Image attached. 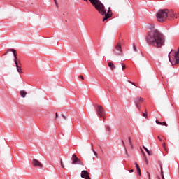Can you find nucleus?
<instances>
[{"label": "nucleus", "instance_id": "nucleus-1", "mask_svg": "<svg viewBox=\"0 0 179 179\" xmlns=\"http://www.w3.org/2000/svg\"><path fill=\"white\" fill-rule=\"evenodd\" d=\"M145 41L149 45L160 48L164 45L166 40L164 39V36L159 30L155 29L148 33L145 37Z\"/></svg>", "mask_w": 179, "mask_h": 179}, {"label": "nucleus", "instance_id": "nucleus-2", "mask_svg": "<svg viewBox=\"0 0 179 179\" xmlns=\"http://www.w3.org/2000/svg\"><path fill=\"white\" fill-rule=\"evenodd\" d=\"M92 3V6L95 8L96 10L102 16H105L103 19V22H106L108 19H110L111 16H113V13L111 12V8L109 7L108 12L106 10V7L104 4L100 1V0H89Z\"/></svg>", "mask_w": 179, "mask_h": 179}, {"label": "nucleus", "instance_id": "nucleus-3", "mask_svg": "<svg viewBox=\"0 0 179 179\" xmlns=\"http://www.w3.org/2000/svg\"><path fill=\"white\" fill-rule=\"evenodd\" d=\"M157 20L159 23H164V21L168 19V20H171V19H174L176 17V15H174V12L173 10L169 9H163L159 10L157 13Z\"/></svg>", "mask_w": 179, "mask_h": 179}, {"label": "nucleus", "instance_id": "nucleus-4", "mask_svg": "<svg viewBox=\"0 0 179 179\" xmlns=\"http://www.w3.org/2000/svg\"><path fill=\"white\" fill-rule=\"evenodd\" d=\"M8 51H10L11 52H13V55H14V62L15 64V66L17 69V72H19V73H22V66H19V64L17 63V55L16 54V50L15 49H8Z\"/></svg>", "mask_w": 179, "mask_h": 179}, {"label": "nucleus", "instance_id": "nucleus-5", "mask_svg": "<svg viewBox=\"0 0 179 179\" xmlns=\"http://www.w3.org/2000/svg\"><path fill=\"white\" fill-rule=\"evenodd\" d=\"M134 104L136 106V107H137L138 110H139V111H141V109L142 108V106H141V104H142V103H143V101H145V99L142 98V97H137L134 99Z\"/></svg>", "mask_w": 179, "mask_h": 179}, {"label": "nucleus", "instance_id": "nucleus-6", "mask_svg": "<svg viewBox=\"0 0 179 179\" xmlns=\"http://www.w3.org/2000/svg\"><path fill=\"white\" fill-rule=\"evenodd\" d=\"M113 54L114 55H116V57L122 55V49L121 48V44H117V45L113 49Z\"/></svg>", "mask_w": 179, "mask_h": 179}, {"label": "nucleus", "instance_id": "nucleus-7", "mask_svg": "<svg viewBox=\"0 0 179 179\" xmlns=\"http://www.w3.org/2000/svg\"><path fill=\"white\" fill-rule=\"evenodd\" d=\"M72 159V164H79L80 166H83V162H82V161L80 160V159H78L76 157V155L73 154L71 157Z\"/></svg>", "mask_w": 179, "mask_h": 179}, {"label": "nucleus", "instance_id": "nucleus-8", "mask_svg": "<svg viewBox=\"0 0 179 179\" xmlns=\"http://www.w3.org/2000/svg\"><path fill=\"white\" fill-rule=\"evenodd\" d=\"M96 114H98V115L100 116L101 118H103L104 117V110L103 106L96 105Z\"/></svg>", "mask_w": 179, "mask_h": 179}, {"label": "nucleus", "instance_id": "nucleus-9", "mask_svg": "<svg viewBox=\"0 0 179 179\" xmlns=\"http://www.w3.org/2000/svg\"><path fill=\"white\" fill-rule=\"evenodd\" d=\"M81 178H85V179H91L90 176H89V172L86 170H83L81 172Z\"/></svg>", "mask_w": 179, "mask_h": 179}, {"label": "nucleus", "instance_id": "nucleus-10", "mask_svg": "<svg viewBox=\"0 0 179 179\" xmlns=\"http://www.w3.org/2000/svg\"><path fill=\"white\" fill-rule=\"evenodd\" d=\"M32 164H33V166H34L35 167L37 166H38V167H41V169H42V167H43V164H42L41 163H40L39 161L37 160V159H34L32 160Z\"/></svg>", "mask_w": 179, "mask_h": 179}, {"label": "nucleus", "instance_id": "nucleus-11", "mask_svg": "<svg viewBox=\"0 0 179 179\" xmlns=\"http://www.w3.org/2000/svg\"><path fill=\"white\" fill-rule=\"evenodd\" d=\"M108 65L109 68L111 69V71H113V69H115V68H116L115 65H114L113 64V62H109L108 63Z\"/></svg>", "mask_w": 179, "mask_h": 179}, {"label": "nucleus", "instance_id": "nucleus-12", "mask_svg": "<svg viewBox=\"0 0 179 179\" xmlns=\"http://www.w3.org/2000/svg\"><path fill=\"white\" fill-rule=\"evenodd\" d=\"M20 94L21 95V97L24 99V97H26V94H27V92H24V90H22L20 92Z\"/></svg>", "mask_w": 179, "mask_h": 179}, {"label": "nucleus", "instance_id": "nucleus-13", "mask_svg": "<svg viewBox=\"0 0 179 179\" xmlns=\"http://www.w3.org/2000/svg\"><path fill=\"white\" fill-rule=\"evenodd\" d=\"M143 148L144 150H145V152L148 153V155L149 156H152V152L151 151L148 150V149L146 147H145V146H143Z\"/></svg>", "mask_w": 179, "mask_h": 179}, {"label": "nucleus", "instance_id": "nucleus-14", "mask_svg": "<svg viewBox=\"0 0 179 179\" xmlns=\"http://www.w3.org/2000/svg\"><path fill=\"white\" fill-rule=\"evenodd\" d=\"M122 143L123 147L124 148L126 155H128V151L127 150V148H125V143L124 142V140L122 141Z\"/></svg>", "mask_w": 179, "mask_h": 179}, {"label": "nucleus", "instance_id": "nucleus-15", "mask_svg": "<svg viewBox=\"0 0 179 179\" xmlns=\"http://www.w3.org/2000/svg\"><path fill=\"white\" fill-rule=\"evenodd\" d=\"M129 143L131 148H134V145L132 144V141L131 140V137H128Z\"/></svg>", "mask_w": 179, "mask_h": 179}, {"label": "nucleus", "instance_id": "nucleus-16", "mask_svg": "<svg viewBox=\"0 0 179 179\" xmlns=\"http://www.w3.org/2000/svg\"><path fill=\"white\" fill-rule=\"evenodd\" d=\"M148 28L150 29V30H153L155 29V24H150V25H148Z\"/></svg>", "mask_w": 179, "mask_h": 179}, {"label": "nucleus", "instance_id": "nucleus-17", "mask_svg": "<svg viewBox=\"0 0 179 179\" xmlns=\"http://www.w3.org/2000/svg\"><path fill=\"white\" fill-rule=\"evenodd\" d=\"M121 66H122V71H125V68H127V66H125V64H124V63H121Z\"/></svg>", "mask_w": 179, "mask_h": 179}, {"label": "nucleus", "instance_id": "nucleus-18", "mask_svg": "<svg viewBox=\"0 0 179 179\" xmlns=\"http://www.w3.org/2000/svg\"><path fill=\"white\" fill-rule=\"evenodd\" d=\"M143 157L145 159V162L148 164V159L146 158V155H145L144 152H143Z\"/></svg>", "mask_w": 179, "mask_h": 179}, {"label": "nucleus", "instance_id": "nucleus-19", "mask_svg": "<svg viewBox=\"0 0 179 179\" xmlns=\"http://www.w3.org/2000/svg\"><path fill=\"white\" fill-rule=\"evenodd\" d=\"M142 114H143V116L145 117V118H148V113H143L142 112Z\"/></svg>", "mask_w": 179, "mask_h": 179}, {"label": "nucleus", "instance_id": "nucleus-20", "mask_svg": "<svg viewBox=\"0 0 179 179\" xmlns=\"http://www.w3.org/2000/svg\"><path fill=\"white\" fill-rule=\"evenodd\" d=\"M136 170L138 176H141V168H137Z\"/></svg>", "mask_w": 179, "mask_h": 179}, {"label": "nucleus", "instance_id": "nucleus-21", "mask_svg": "<svg viewBox=\"0 0 179 179\" xmlns=\"http://www.w3.org/2000/svg\"><path fill=\"white\" fill-rule=\"evenodd\" d=\"M133 50L135 52L138 51V49L136 48V46L135 45H133Z\"/></svg>", "mask_w": 179, "mask_h": 179}, {"label": "nucleus", "instance_id": "nucleus-22", "mask_svg": "<svg viewBox=\"0 0 179 179\" xmlns=\"http://www.w3.org/2000/svg\"><path fill=\"white\" fill-rule=\"evenodd\" d=\"M60 164H61V166L62 167V169H64V167H65V166H64L62 160L60 161Z\"/></svg>", "mask_w": 179, "mask_h": 179}, {"label": "nucleus", "instance_id": "nucleus-23", "mask_svg": "<svg viewBox=\"0 0 179 179\" xmlns=\"http://www.w3.org/2000/svg\"><path fill=\"white\" fill-rule=\"evenodd\" d=\"M156 124H157V125H162V122H159V120H156Z\"/></svg>", "mask_w": 179, "mask_h": 179}, {"label": "nucleus", "instance_id": "nucleus-24", "mask_svg": "<svg viewBox=\"0 0 179 179\" xmlns=\"http://www.w3.org/2000/svg\"><path fill=\"white\" fill-rule=\"evenodd\" d=\"M134 164H135L136 169H139L140 168L139 165L138 164V163L135 162Z\"/></svg>", "mask_w": 179, "mask_h": 179}, {"label": "nucleus", "instance_id": "nucleus-25", "mask_svg": "<svg viewBox=\"0 0 179 179\" xmlns=\"http://www.w3.org/2000/svg\"><path fill=\"white\" fill-rule=\"evenodd\" d=\"M134 164H135L136 169H139L140 168L139 165L138 164V163L135 162Z\"/></svg>", "mask_w": 179, "mask_h": 179}, {"label": "nucleus", "instance_id": "nucleus-26", "mask_svg": "<svg viewBox=\"0 0 179 179\" xmlns=\"http://www.w3.org/2000/svg\"><path fill=\"white\" fill-rule=\"evenodd\" d=\"M161 125H164L165 127H167V123H166V122H162Z\"/></svg>", "mask_w": 179, "mask_h": 179}, {"label": "nucleus", "instance_id": "nucleus-27", "mask_svg": "<svg viewBox=\"0 0 179 179\" xmlns=\"http://www.w3.org/2000/svg\"><path fill=\"white\" fill-rule=\"evenodd\" d=\"M55 3L56 5V8H59V6H58V2L57 1H55Z\"/></svg>", "mask_w": 179, "mask_h": 179}, {"label": "nucleus", "instance_id": "nucleus-28", "mask_svg": "<svg viewBox=\"0 0 179 179\" xmlns=\"http://www.w3.org/2000/svg\"><path fill=\"white\" fill-rule=\"evenodd\" d=\"M128 82H129V83H131V85H133V86H136L135 85V83H132L131 81H129V80H128Z\"/></svg>", "mask_w": 179, "mask_h": 179}, {"label": "nucleus", "instance_id": "nucleus-29", "mask_svg": "<svg viewBox=\"0 0 179 179\" xmlns=\"http://www.w3.org/2000/svg\"><path fill=\"white\" fill-rule=\"evenodd\" d=\"M162 147L164 148V149H166V143L165 142H164L162 143Z\"/></svg>", "mask_w": 179, "mask_h": 179}, {"label": "nucleus", "instance_id": "nucleus-30", "mask_svg": "<svg viewBox=\"0 0 179 179\" xmlns=\"http://www.w3.org/2000/svg\"><path fill=\"white\" fill-rule=\"evenodd\" d=\"M80 79H82V80H85V78H83V76H79Z\"/></svg>", "mask_w": 179, "mask_h": 179}, {"label": "nucleus", "instance_id": "nucleus-31", "mask_svg": "<svg viewBox=\"0 0 179 179\" xmlns=\"http://www.w3.org/2000/svg\"><path fill=\"white\" fill-rule=\"evenodd\" d=\"M55 120H58V113H55Z\"/></svg>", "mask_w": 179, "mask_h": 179}, {"label": "nucleus", "instance_id": "nucleus-32", "mask_svg": "<svg viewBox=\"0 0 179 179\" xmlns=\"http://www.w3.org/2000/svg\"><path fill=\"white\" fill-rule=\"evenodd\" d=\"M160 169H161V176H164V174L163 173V170L162 169V167L160 168Z\"/></svg>", "mask_w": 179, "mask_h": 179}, {"label": "nucleus", "instance_id": "nucleus-33", "mask_svg": "<svg viewBox=\"0 0 179 179\" xmlns=\"http://www.w3.org/2000/svg\"><path fill=\"white\" fill-rule=\"evenodd\" d=\"M157 138L159 139V141H160V142H163V140H162V138H160L159 136H157Z\"/></svg>", "mask_w": 179, "mask_h": 179}, {"label": "nucleus", "instance_id": "nucleus-34", "mask_svg": "<svg viewBox=\"0 0 179 179\" xmlns=\"http://www.w3.org/2000/svg\"><path fill=\"white\" fill-rule=\"evenodd\" d=\"M62 118H64V120H66V116L62 115Z\"/></svg>", "mask_w": 179, "mask_h": 179}, {"label": "nucleus", "instance_id": "nucleus-35", "mask_svg": "<svg viewBox=\"0 0 179 179\" xmlns=\"http://www.w3.org/2000/svg\"><path fill=\"white\" fill-rule=\"evenodd\" d=\"M129 171V173H134V169H131Z\"/></svg>", "mask_w": 179, "mask_h": 179}, {"label": "nucleus", "instance_id": "nucleus-36", "mask_svg": "<svg viewBox=\"0 0 179 179\" xmlns=\"http://www.w3.org/2000/svg\"><path fill=\"white\" fill-rule=\"evenodd\" d=\"M94 155L97 157V156H98V155H97V152H95L94 153Z\"/></svg>", "mask_w": 179, "mask_h": 179}, {"label": "nucleus", "instance_id": "nucleus-37", "mask_svg": "<svg viewBox=\"0 0 179 179\" xmlns=\"http://www.w3.org/2000/svg\"><path fill=\"white\" fill-rule=\"evenodd\" d=\"M92 150L93 153L96 152V151L94 150V149L92 148Z\"/></svg>", "mask_w": 179, "mask_h": 179}, {"label": "nucleus", "instance_id": "nucleus-38", "mask_svg": "<svg viewBox=\"0 0 179 179\" xmlns=\"http://www.w3.org/2000/svg\"><path fill=\"white\" fill-rule=\"evenodd\" d=\"M162 179H165V178H164V175H162Z\"/></svg>", "mask_w": 179, "mask_h": 179}, {"label": "nucleus", "instance_id": "nucleus-39", "mask_svg": "<svg viewBox=\"0 0 179 179\" xmlns=\"http://www.w3.org/2000/svg\"><path fill=\"white\" fill-rule=\"evenodd\" d=\"M141 54L142 57H143V53L142 52H141Z\"/></svg>", "mask_w": 179, "mask_h": 179}, {"label": "nucleus", "instance_id": "nucleus-40", "mask_svg": "<svg viewBox=\"0 0 179 179\" xmlns=\"http://www.w3.org/2000/svg\"><path fill=\"white\" fill-rule=\"evenodd\" d=\"M148 177H149V178H150V173H148Z\"/></svg>", "mask_w": 179, "mask_h": 179}, {"label": "nucleus", "instance_id": "nucleus-41", "mask_svg": "<svg viewBox=\"0 0 179 179\" xmlns=\"http://www.w3.org/2000/svg\"><path fill=\"white\" fill-rule=\"evenodd\" d=\"M54 2H57V0H54Z\"/></svg>", "mask_w": 179, "mask_h": 179}, {"label": "nucleus", "instance_id": "nucleus-42", "mask_svg": "<svg viewBox=\"0 0 179 179\" xmlns=\"http://www.w3.org/2000/svg\"><path fill=\"white\" fill-rule=\"evenodd\" d=\"M84 1H85V2H87V0H84Z\"/></svg>", "mask_w": 179, "mask_h": 179}, {"label": "nucleus", "instance_id": "nucleus-43", "mask_svg": "<svg viewBox=\"0 0 179 179\" xmlns=\"http://www.w3.org/2000/svg\"><path fill=\"white\" fill-rule=\"evenodd\" d=\"M159 179H160V178H159Z\"/></svg>", "mask_w": 179, "mask_h": 179}]
</instances>
